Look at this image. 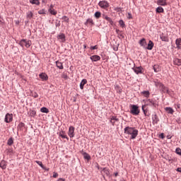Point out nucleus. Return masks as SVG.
Instances as JSON below:
<instances>
[{
	"label": "nucleus",
	"mask_w": 181,
	"mask_h": 181,
	"mask_svg": "<svg viewBox=\"0 0 181 181\" xmlns=\"http://www.w3.org/2000/svg\"><path fill=\"white\" fill-rule=\"evenodd\" d=\"M86 84H87V79H83L80 83L81 90L84 89V86H86Z\"/></svg>",
	"instance_id": "412c9836"
},
{
	"label": "nucleus",
	"mask_w": 181,
	"mask_h": 181,
	"mask_svg": "<svg viewBox=\"0 0 181 181\" xmlns=\"http://www.w3.org/2000/svg\"><path fill=\"white\" fill-rule=\"evenodd\" d=\"M33 97H34V98H37V97H39V95L37 94V93H34L33 94Z\"/></svg>",
	"instance_id": "3c124183"
},
{
	"label": "nucleus",
	"mask_w": 181,
	"mask_h": 181,
	"mask_svg": "<svg viewBox=\"0 0 181 181\" xmlns=\"http://www.w3.org/2000/svg\"><path fill=\"white\" fill-rule=\"evenodd\" d=\"M13 119V115L7 113L4 118V122H6V124H9V122H12Z\"/></svg>",
	"instance_id": "39448f33"
},
{
	"label": "nucleus",
	"mask_w": 181,
	"mask_h": 181,
	"mask_svg": "<svg viewBox=\"0 0 181 181\" xmlns=\"http://www.w3.org/2000/svg\"><path fill=\"white\" fill-rule=\"evenodd\" d=\"M19 127H25V124L21 122V123L19 124Z\"/></svg>",
	"instance_id": "5fc2aeb1"
},
{
	"label": "nucleus",
	"mask_w": 181,
	"mask_h": 181,
	"mask_svg": "<svg viewBox=\"0 0 181 181\" xmlns=\"http://www.w3.org/2000/svg\"><path fill=\"white\" fill-rule=\"evenodd\" d=\"M160 37L163 42H169V37L166 34H162L160 35Z\"/></svg>",
	"instance_id": "4468645a"
},
{
	"label": "nucleus",
	"mask_w": 181,
	"mask_h": 181,
	"mask_svg": "<svg viewBox=\"0 0 181 181\" xmlns=\"http://www.w3.org/2000/svg\"><path fill=\"white\" fill-rule=\"evenodd\" d=\"M175 45L177 46V49H181V38H177L175 40Z\"/></svg>",
	"instance_id": "5701e85b"
},
{
	"label": "nucleus",
	"mask_w": 181,
	"mask_h": 181,
	"mask_svg": "<svg viewBox=\"0 0 181 181\" xmlns=\"http://www.w3.org/2000/svg\"><path fill=\"white\" fill-rule=\"evenodd\" d=\"M153 42H152V40H149L148 46L146 47V49H147L148 50H152V49H153Z\"/></svg>",
	"instance_id": "6ab92c4d"
},
{
	"label": "nucleus",
	"mask_w": 181,
	"mask_h": 181,
	"mask_svg": "<svg viewBox=\"0 0 181 181\" xmlns=\"http://www.w3.org/2000/svg\"><path fill=\"white\" fill-rule=\"evenodd\" d=\"M146 105H150V107H156V103L153 100L148 99L146 100Z\"/></svg>",
	"instance_id": "1a4fd4ad"
},
{
	"label": "nucleus",
	"mask_w": 181,
	"mask_h": 181,
	"mask_svg": "<svg viewBox=\"0 0 181 181\" xmlns=\"http://www.w3.org/2000/svg\"><path fill=\"white\" fill-rule=\"evenodd\" d=\"M153 122H156V124H158V116H156V115H154V117L153 118Z\"/></svg>",
	"instance_id": "a18cd8bd"
},
{
	"label": "nucleus",
	"mask_w": 181,
	"mask_h": 181,
	"mask_svg": "<svg viewBox=\"0 0 181 181\" xmlns=\"http://www.w3.org/2000/svg\"><path fill=\"white\" fill-rule=\"evenodd\" d=\"M90 60H92V62H98L101 60V57L98 55H93L90 57Z\"/></svg>",
	"instance_id": "2eb2a0df"
},
{
	"label": "nucleus",
	"mask_w": 181,
	"mask_h": 181,
	"mask_svg": "<svg viewBox=\"0 0 181 181\" xmlns=\"http://www.w3.org/2000/svg\"><path fill=\"white\" fill-rule=\"evenodd\" d=\"M119 122V119H118L117 117L115 116H112L110 119V122L112 125H115L116 122Z\"/></svg>",
	"instance_id": "dca6fc26"
},
{
	"label": "nucleus",
	"mask_w": 181,
	"mask_h": 181,
	"mask_svg": "<svg viewBox=\"0 0 181 181\" xmlns=\"http://www.w3.org/2000/svg\"><path fill=\"white\" fill-rule=\"evenodd\" d=\"M102 172H104V173L106 175V176H110V169L107 168H101Z\"/></svg>",
	"instance_id": "b1692460"
},
{
	"label": "nucleus",
	"mask_w": 181,
	"mask_h": 181,
	"mask_svg": "<svg viewBox=\"0 0 181 181\" xmlns=\"http://www.w3.org/2000/svg\"><path fill=\"white\" fill-rule=\"evenodd\" d=\"M153 83L156 87H159L160 88L165 90V86H163V84H162V83L159 82L158 80H155Z\"/></svg>",
	"instance_id": "0eeeda50"
},
{
	"label": "nucleus",
	"mask_w": 181,
	"mask_h": 181,
	"mask_svg": "<svg viewBox=\"0 0 181 181\" xmlns=\"http://www.w3.org/2000/svg\"><path fill=\"white\" fill-rule=\"evenodd\" d=\"M165 110L167 111V112L168 114H173V112H175V110H173V109L172 107H165Z\"/></svg>",
	"instance_id": "393cba45"
},
{
	"label": "nucleus",
	"mask_w": 181,
	"mask_h": 181,
	"mask_svg": "<svg viewBox=\"0 0 181 181\" xmlns=\"http://www.w3.org/2000/svg\"><path fill=\"white\" fill-rule=\"evenodd\" d=\"M175 151H176V153H177V155H181V149L180 148H176Z\"/></svg>",
	"instance_id": "09e8293b"
},
{
	"label": "nucleus",
	"mask_w": 181,
	"mask_h": 181,
	"mask_svg": "<svg viewBox=\"0 0 181 181\" xmlns=\"http://www.w3.org/2000/svg\"><path fill=\"white\" fill-rule=\"evenodd\" d=\"M0 168H1V169H6V162H5V160H2L0 163Z\"/></svg>",
	"instance_id": "bb28decb"
},
{
	"label": "nucleus",
	"mask_w": 181,
	"mask_h": 181,
	"mask_svg": "<svg viewBox=\"0 0 181 181\" xmlns=\"http://www.w3.org/2000/svg\"><path fill=\"white\" fill-rule=\"evenodd\" d=\"M74 130L75 128L73 126L69 127V132H68V135L70 136V138H74Z\"/></svg>",
	"instance_id": "423d86ee"
},
{
	"label": "nucleus",
	"mask_w": 181,
	"mask_h": 181,
	"mask_svg": "<svg viewBox=\"0 0 181 181\" xmlns=\"http://www.w3.org/2000/svg\"><path fill=\"white\" fill-rule=\"evenodd\" d=\"M139 131L135 127H127L124 128V134L130 135V139H135L138 136Z\"/></svg>",
	"instance_id": "f257e3e1"
},
{
	"label": "nucleus",
	"mask_w": 181,
	"mask_h": 181,
	"mask_svg": "<svg viewBox=\"0 0 181 181\" xmlns=\"http://www.w3.org/2000/svg\"><path fill=\"white\" fill-rule=\"evenodd\" d=\"M56 66L59 69V70H63L64 67L63 66V63L60 62V61H57L56 62Z\"/></svg>",
	"instance_id": "aec40b11"
},
{
	"label": "nucleus",
	"mask_w": 181,
	"mask_h": 181,
	"mask_svg": "<svg viewBox=\"0 0 181 181\" xmlns=\"http://www.w3.org/2000/svg\"><path fill=\"white\" fill-rule=\"evenodd\" d=\"M177 172H180V173H181V168H178L177 169Z\"/></svg>",
	"instance_id": "6e6d98bb"
},
{
	"label": "nucleus",
	"mask_w": 181,
	"mask_h": 181,
	"mask_svg": "<svg viewBox=\"0 0 181 181\" xmlns=\"http://www.w3.org/2000/svg\"><path fill=\"white\" fill-rule=\"evenodd\" d=\"M44 170H47V172H49V168H45V169H44Z\"/></svg>",
	"instance_id": "bf43d9fd"
},
{
	"label": "nucleus",
	"mask_w": 181,
	"mask_h": 181,
	"mask_svg": "<svg viewBox=\"0 0 181 181\" xmlns=\"http://www.w3.org/2000/svg\"><path fill=\"white\" fill-rule=\"evenodd\" d=\"M83 47H84V49H87V45H83Z\"/></svg>",
	"instance_id": "052dcab7"
},
{
	"label": "nucleus",
	"mask_w": 181,
	"mask_h": 181,
	"mask_svg": "<svg viewBox=\"0 0 181 181\" xmlns=\"http://www.w3.org/2000/svg\"><path fill=\"white\" fill-rule=\"evenodd\" d=\"M95 18H96V19H100V18H101V12L100 11H97L94 14Z\"/></svg>",
	"instance_id": "2f4dec72"
},
{
	"label": "nucleus",
	"mask_w": 181,
	"mask_h": 181,
	"mask_svg": "<svg viewBox=\"0 0 181 181\" xmlns=\"http://www.w3.org/2000/svg\"><path fill=\"white\" fill-rule=\"evenodd\" d=\"M27 18L28 19H31L33 18V13H32V11L27 12Z\"/></svg>",
	"instance_id": "72a5a7b5"
},
{
	"label": "nucleus",
	"mask_w": 181,
	"mask_h": 181,
	"mask_svg": "<svg viewBox=\"0 0 181 181\" xmlns=\"http://www.w3.org/2000/svg\"><path fill=\"white\" fill-rule=\"evenodd\" d=\"M83 156L84 159H86L87 160H90V159H91V156H90V154H88L87 153H83Z\"/></svg>",
	"instance_id": "a878e982"
},
{
	"label": "nucleus",
	"mask_w": 181,
	"mask_h": 181,
	"mask_svg": "<svg viewBox=\"0 0 181 181\" xmlns=\"http://www.w3.org/2000/svg\"><path fill=\"white\" fill-rule=\"evenodd\" d=\"M98 6H100V8H101L102 9H108V8H110V3H108L107 1L103 0V1H100L98 3Z\"/></svg>",
	"instance_id": "20e7f679"
},
{
	"label": "nucleus",
	"mask_w": 181,
	"mask_h": 181,
	"mask_svg": "<svg viewBox=\"0 0 181 181\" xmlns=\"http://www.w3.org/2000/svg\"><path fill=\"white\" fill-rule=\"evenodd\" d=\"M57 176H59V174L57 173H54L52 176V177H57Z\"/></svg>",
	"instance_id": "864d4df0"
},
{
	"label": "nucleus",
	"mask_w": 181,
	"mask_h": 181,
	"mask_svg": "<svg viewBox=\"0 0 181 181\" xmlns=\"http://www.w3.org/2000/svg\"><path fill=\"white\" fill-rule=\"evenodd\" d=\"M59 136H62L64 139H67L69 141V137L67 135H66V133H64L63 132L59 134Z\"/></svg>",
	"instance_id": "c756f323"
},
{
	"label": "nucleus",
	"mask_w": 181,
	"mask_h": 181,
	"mask_svg": "<svg viewBox=\"0 0 181 181\" xmlns=\"http://www.w3.org/2000/svg\"><path fill=\"white\" fill-rule=\"evenodd\" d=\"M133 70L134 73H136V74H142L143 69L141 68V66L134 67L133 68Z\"/></svg>",
	"instance_id": "9b49d317"
},
{
	"label": "nucleus",
	"mask_w": 181,
	"mask_h": 181,
	"mask_svg": "<svg viewBox=\"0 0 181 181\" xmlns=\"http://www.w3.org/2000/svg\"><path fill=\"white\" fill-rule=\"evenodd\" d=\"M127 15H128L127 16L128 19H132V14H131V13H128Z\"/></svg>",
	"instance_id": "603ef678"
},
{
	"label": "nucleus",
	"mask_w": 181,
	"mask_h": 181,
	"mask_svg": "<svg viewBox=\"0 0 181 181\" xmlns=\"http://www.w3.org/2000/svg\"><path fill=\"white\" fill-rule=\"evenodd\" d=\"M145 107H146V105H143L141 108H142L144 115H146V112H148V110H145Z\"/></svg>",
	"instance_id": "c03bdc74"
},
{
	"label": "nucleus",
	"mask_w": 181,
	"mask_h": 181,
	"mask_svg": "<svg viewBox=\"0 0 181 181\" xmlns=\"http://www.w3.org/2000/svg\"><path fill=\"white\" fill-rule=\"evenodd\" d=\"M90 50H97V49H98V46L95 45L93 47H90Z\"/></svg>",
	"instance_id": "49530a36"
},
{
	"label": "nucleus",
	"mask_w": 181,
	"mask_h": 181,
	"mask_svg": "<svg viewBox=\"0 0 181 181\" xmlns=\"http://www.w3.org/2000/svg\"><path fill=\"white\" fill-rule=\"evenodd\" d=\"M116 32H117V33H119V30L117 29V30H116Z\"/></svg>",
	"instance_id": "680f3d73"
},
{
	"label": "nucleus",
	"mask_w": 181,
	"mask_h": 181,
	"mask_svg": "<svg viewBox=\"0 0 181 181\" xmlns=\"http://www.w3.org/2000/svg\"><path fill=\"white\" fill-rule=\"evenodd\" d=\"M159 138H160L161 139H163L165 138V134L163 133H161L159 136Z\"/></svg>",
	"instance_id": "8fccbe9b"
},
{
	"label": "nucleus",
	"mask_w": 181,
	"mask_h": 181,
	"mask_svg": "<svg viewBox=\"0 0 181 181\" xmlns=\"http://www.w3.org/2000/svg\"><path fill=\"white\" fill-rule=\"evenodd\" d=\"M41 112H45V114H49V109L47 107H42L40 109Z\"/></svg>",
	"instance_id": "f704fd0d"
},
{
	"label": "nucleus",
	"mask_w": 181,
	"mask_h": 181,
	"mask_svg": "<svg viewBox=\"0 0 181 181\" xmlns=\"http://www.w3.org/2000/svg\"><path fill=\"white\" fill-rule=\"evenodd\" d=\"M141 94H142V95H144V97H146V98H148V97H149L151 93L148 90H144L143 92H141Z\"/></svg>",
	"instance_id": "c85d7f7f"
},
{
	"label": "nucleus",
	"mask_w": 181,
	"mask_h": 181,
	"mask_svg": "<svg viewBox=\"0 0 181 181\" xmlns=\"http://www.w3.org/2000/svg\"><path fill=\"white\" fill-rule=\"evenodd\" d=\"M130 112L132 115H139V108L136 105H131L130 106Z\"/></svg>",
	"instance_id": "f03ea898"
},
{
	"label": "nucleus",
	"mask_w": 181,
	"mask_h": 181,
	"mask_svg": "<svg viewBox=\"0 0 181 181\" xmlns=\"http://www.w3.org/2000/svg\"><path fill=\"white\" fill-rule=\"evenodd\" d=\"M35 163H37V165H39V166H40V168H42V169H46V167H45V165H43V163H42V161L36 160Z\"/></svg>",
	"instance_id": "c9c22d12"
},
{
	"label": "nucleus",
	"mask_w": 181,
	"mask_h": 181,
	"mask_svg": "<svg viewBox=\"0 0 181 181\" xmlns=\"http://www.w3.org/2000/svg\"><path fill=\"white\" fill-rule=\"evenodd\" d=\"M103 18L104 19H105V21H107V22H109V23H110V25H114V21H112V19L111 18H110L108 16L103 14Z\"/></svg>",
	"instance_id": "f8f14e48"
},
{
	"label": "nucleus",
	"mask_w": 181,
	"mask_h": 181,
	"mask_svg": "<svg viewBox=\"0 0 181 181\" xmlns=\"http://www.w3.org/2000/svg\"><path fill=\"white\" fill-rule=\"evenodd\" d=\"M28 114L30 117H35V115H36V112L35 110H30Z\"/></svg>",
	"instance_id": "e433bc0d"
},
{
	"label": "nucleus",
	"mask_w": 181,
	"mask_h": 181,
	"mask_svg": "<svg viewBox=\"0 0 181 181\" xmlns=\"http://www.w3.org/2000/svg\"><path fill=\"white\" fill-rule=\"evenodd\" d=\"M57 39L61 40V42H66V35H64L63 33H61L57 36Z\"/></svg>",
	"instance_id": "f3484780"
},
{
	"label": "nucleus",
	"mask_w": 181,
	"mask_h": 181,
	"mask_svg": "<svg viewBox=\"0 0 181 181\" xmlns=\"http://www.w3.org/2000/svg\"><path fill=\"white\" fill-rule=\"evenodd\" d=\"M88 23H90V25H94V21H93V19L88 18L85 23V25H87Z\"/></svg>",
	"instance_id": "4c0bfd02"
},
{
	"label": "nucleus",
	"mask_w": 181,
	"mask_h": 181,
	"mask_svg": "<svg viewBox=\"0 0 181 181\" xmlns=\"http://www.w3.org/2000/svg\"><path fill=\"white\" fill-rule=\"evenodd\" d=\"M174 63H175V64H176V66H181V59H175L174 60Z\"/></svg>",
	"instance_id": "473e14b6"
},
{
	"label": "nucleus",
	"mask_w": 181,
	"mask_h": 181,
	"mask_svg": "<svg viewBox=\"0 0 181 181\" xmlns=\"http://www.w3.org/2000/svg\"><path fill=\"white\" fill-rule=\"evenodd\" d=\"M20 46H21V47H24V46L25 47L29 48L30 47V46L32 45V41L30 40H21L19 42Z\"/></svg>",
	"instance_id": "7ed1b4c3"
},
{
	"label": "nucleus",
	"mask_w": 181,
	"mask_h": 181,
	"mask_svg": "<svg viewBox=\"0 0 181 181\" xmlns=\"http://www.w3.org/2000/svg\"><path fill=\"white\" fill-rule=\"evenodd\" d=\"M114 11H116V12H121V11H122V8L119 7H114Z\"/></svg>",
	"instance_id": "37998d69"
},
{
	"label": "nucleus",
	"mask_w": 181,
	"mask_h": 181,
	"mask_svg": "<svg viewBox=\"0 0 181 181\" xmlns=\"http://www.w3.org/2000/svg\"><path fill=\"white\" fill-rule=\"evenodd\" d=\"M155 73H159V71H160L162 70V69L160 68V66L159 65H154L153 67Z\"/></svg>",
	"instance_id": "4be33fe9"
},
{
	"label": "nucleus",
	"mask_w": 181,
	"mask_h": 181,
	"mask_svg": "<svg viewBox=\"0 0 181 181\" xmlns=\"http://www.w3.org/2000/svg\"><path fill=\"white\" fill-rule=\"evenodd\" d=\"M117 176H118V173H115V177H117Z\"/></svg>",
	"instance_id": "13d9d810"
},
{
	"label": "nucleus",
	"mask_w": 181,
	"mask_h": 181,
	"mask_svg": "<svg viewBox=\"0 0 181 181\" xmlns=\"http://www.w3.org/2000/svg\"><path fill=\"white\" fill-rule=\"evenodd\" d=\"M119 25L121 26V28H125V23L123 20H120L119 21Z\"/></svg>",
	"instance_id": "ea45409f"
},
{
	"label": "nucleus",
	"mask_w": 181,
	"mask_h": 181,
	"mask_svg": "<svg viewBox=\"0 0 181 181\" xmlns=\"http://www.w3.org/2000/svg\"><path fill=\"white\" fill-rule=\"evenodd\" d=\"M57 181H65V180L63 178H59Z\"/></svg>",
	"instance_id": "4d7b16f0"
},
{
	"label": "nucleus",
	"mask_w": 181,
	"mask_h": 181,
	"mask_svg": "<svg viewBox=\"0 0 181 181\" xmlns=\"http://www.w3.org/2000/svg\"><path fill=\"white\" fill-rule=\"evenodd\" d=\"M139 43L142 47H144V49H146L148 44L146 43V40L145 38L141 39Z\"/></svg>",
	"instance_id": "6e6552de"
},
{
	"label": "nucleus",
	"mask_w": 181,
	"mask_h": 181,
	"mask_svg": "<svg viewBox=\"0 0 181 181\" xmlns=\"http://www.w3.org/2000/svg\"><path fill=\"white\" fill-rule=\"evenodd\" d=\"M40 78H41V80H42V81H47L49 77L47 76V74H45V73H42L40 75Z\"/></svg>",
	"instance_id": "ddd939ff"
},
{
	"label": "nucleus",
	"mask_w": 181,
	"mask_h": 181,
	"mask_svg": "<svg viewBox=\"0 0 181 181\" xmlns=\"http://www.w3.org/2000/svg\"><path fill=\"white\" fill-rule=\"evenodd\" d=\"M62 20L64 21V22H67L69 23V21H70V19H69V18L66 16H63L62 17Z\"/></svg>",
	"instance_id": "79ce46f5"
},
{
	"label": "nucleus",
	"mask_w": 181,
	"mask_h": 181,
	"mask_svg": "<svg viewBox=\"0 0 181 181\" xmlns=\"http://www.w3.org/2000/svg\"><path fill=\"white\" fill-rule=\"evenodd\" d=\"M48 12H49V13H51V15H54V16L57 15V11H54L53 4L50 5Z\"/></svg>",
	"instance_id": "9d476101"
},
{
	"label": "nucleus",
	"mask_w": 181,
	"mask_h": 181,
	"mask_svg": "<svg viewBox=\"0 0 181 181\" xmlns=\"http://www.w3.org/2000/svg\"><path fill=\"white\" fill-rule=\"evenodd\" d=\"M157 5H160V6H166V0H158Z\"/></svg>",
	"instance_id": "a211bd4d"
},
{
	"label": "nucleus",
	"mask_w": 181,
	"mask_h": 181,
	"mask_svg": "<svg viewBox=\"0 0 181 181\" xmlns=\"http://www.w3.org/2000/svg\"><path fill=\"white\" fill-rule=\"evenodd\" d=\"M62 78H64V80H67V78H69V76H67V74H63L62 75Z\"/></svg>",
	"instance_id": "de8ad7c7"
},
{
	"label": "nucleus",
	"mask_w": 181,
	"mask_h": 181,
	"mask_svg": "<svg viewBox=\"0 0 181 181\" xmlns=\"http://www.w3.org/2000/svg\"><path fill=\"white\" fill-rule=\"evenodd\" d=\"M30 3L33 5H40V1H39V0H30Z\"/></svg>",
	"instance_id": "cd10ccee"
},
{
	"label": "nucleus",
	"mask_w": 181,
	"mask_h": 181,
	"mask_svg": "<svg viewBox=\"0 0 181 181\" xmlns=\"http://www.w3.org/2000/svg\"><path fill=\"white\" fill-rule=\"evenodd\" d=\"M2 22V18H0V23Z\"/></svg>",
	"instance_id": "e2e57ef3"
},
{
	"label": "nucleus",
	"mask_w": 181,
	"mask_h": 181,
	"mask_svg": "<svg viewBox=\"0 0 181 181\" xmlns=\"http://www.w3.org/2000/svg\"><path fill=\"white\" fill-rule=\"evenodd\" d=\"M38 13L39 15H45V13H46V11L45 9L40 10Z\"/></svg>",
	"instance_id": "a19ab883"
},
{
	"label": "nucleus",
	"mask_w": 181,
	"mask_h": 181,
	"mask_svg": "<svg viewBox=\"0 0 181 181\" xmlns=\"http://www.w3.org/2000/svg\"><path fill=\"white\" fill-rule=\"evenodd\" d=\"M13 144V139L10 138L8 141H7V145H9L11 146V145Z\"/></svg>",
	"instance_id": "58836bf2"
},
{
	"label": "nucleus",
	"mask_w": 181,
	"mask_h": 181,
	"mask_svg": "<svg viewBox=\"0 0 181 181\" xmlns=\"http://www.w3.org/2000/svg\"><path fill=\"white\" fill-rule=\"evenodd\" d=\"M156 12L158 13H163L164 12V10H163V8L160 7V6H158L157 8H156Z\"/></svg>",
	"instance_id": "7c9ffc66"
}]
</instances>
